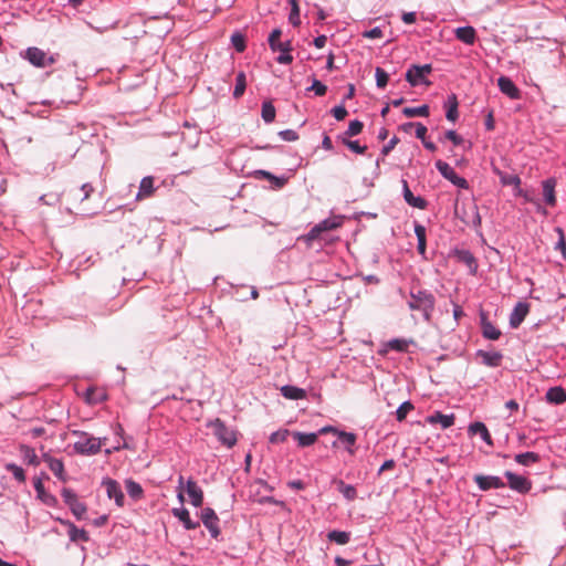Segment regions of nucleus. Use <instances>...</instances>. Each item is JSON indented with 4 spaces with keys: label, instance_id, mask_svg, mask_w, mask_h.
I'll return each mask as SVG.
<instances>
[{
    "label": "nucleus",
    "instance_id": "obj_1",
    "mask_svg": "<svg viewBox=\"0 0 566 566\" xmlns=\"http://www.w3.org/2000/svg\"><path fill=\"white\" fill-rule=\"evenodd\" d=\"M436 305L434 295L427 290L412 291L408 306L411 311L421 313L426 322H430Z\"/></svg>",
    "mask_w": 566,
    "mask_h": 566
},
{
    "label": "nucleus",
    "instance_id": "obj_2",
    "mask_svg": "<svg viewBox=\"0 0 566 566\" xmlns=\"http://www.w3.org/2000/svg\"><path fill=\"white\" fill-rule=\"evenodd\" d=\"M72 434L77 437L78 440L74 443L73 448L76 453L83 455L96 454L101 451L103 441L101 438H95L84 431L73 430Z\"/></svg>",
    "mask_w": 566,
    "mask_h": 566
},
{
    "label": "nucleus",
    "instance_id": "obj_3",
    "mask_svg": "<svg viewBox=\"0 0 566 566\" xmlns=\"http://www.w3.org/2000/svg\"><path fill=\"white\" fill-rule=\"evenodd\" d=\"M94 188L91 184H83L80 186H72L64 191L63 198L71 208L80 209L82 203L90 198Z\"/></svg>",
    "mask_w": 566,
    "mask_h": 566
},
{
    "label": "nucleus",
    "instance_id": "obj_4",
    "mask_svg": "<svg viewBox=\"0 0 566 566\" xmlns=\"http://www.w3.org/2000/svg\"><path fill=\"white\" fill-rule=\"evenodd\" d=\"M282 31L274 29L269 36V45L273 52L280 51L281 54L276 57L280 64H289L293 61V56L290 54L292 45L290 41L281 42Z\"/></svg>",
    "mask_w": 566,
    "mask_h": 566
},
{
    "label": "nucleus",
    "instance_id": "obj_5",
    "mask_svg": "<svg viewBox=\"0 0 566 566\" xmlns=\"http://www.w3.org/2000/svg\"><path fill=\"white\" fill-rule=\"evenodd\" d=\"M434 166L437 170L441 174V176L449 180L452 185L457 186L460 189L469 188V182L467 181V179L460 177L448 163L439 159L436 161Z\"/></svg>",
    "mask_w": 566,
    "mask_h": 566
},
{
    "label": "nucleus",
    "instance_id": "obj_6",
    "mask_svg": "<svg viewBox=\"0 0 566 566\" xmlns=\"http://www.w3.org/2000/svg\"><path fill=\"white\" fill-rule=\"evenodd\" d=\"M210 427L212 428L213 434L218 438V440L231 448L237 442V436L233 430H230L226 427V424L220 420L216 419L210 423Z\"/></svg>",
    "mask_w": 566,
    "mask_h": 566
},
{
    "label": "nucleus",
    "instance_id": "obj_7",
    "mask_svg": "<svg viewBox=\"0 0 566 566\" xmlns=\"http://www.w3.org/2000/svg\"><path fill=\"white\" fill-rule=\"evenodd\" d=\"M62 497L76 518L82 520L87 509L84 503L78 501L77 495L70 489H63Z\"/></svg>",
    "mask_w": 566,
    "mask_h": 566
},
{
    "label": "nucleus",
    "instance_id": "obj_8",
    "mask_svg": "<svg viewBox=\"0 0 566 566\" xmlns=\"http://www.w3.org/2000/svg\"><path fill=\"white\" fill-rule=\"evenodd\" d=\"M342 226V220L339 218H327L319 223H317L315 227L311 229V231L307 233L306 239L308 241H313L319 238L322 232L335 230L338 227Z\"/></svg>",
    "mask_w": 566,
    "mask_h": 566
},
{
    "label": "nucleus",
    "instance_id": "obj_9",
    "mask_svg": "<svg viewBox=\"0 0 566 566\" xmlns=\"http://www.w3.org/2000/svg\"><path fill=\"white\" fill-rule=\"evenodd\" d=\"M431 72V65H413L411 66L407 73L406 78L412 86H418L421 84H426V76Z\"/></svg>",
    "mask_w": 566,
    "mask_h": 566
},
{
    "label": "nucleus",
    "instance_id": "obj_10",
    "mask_svg": "<svg viewBox=\"0 0 566 566\" xmlns=\"http://www.w3.org/2000/svg\"><path fill=\"white\" fill-rule=\"evenodd\" d=\"M27 59L36 67H45L55 62L54 55H48L39 48H29L27 51Z\"/></svg>",
    "mask_w": 566,
    "mask_h": 566
},
{
    "label": "nucleus",
    "instance_id": "obj_11",
    "mask_svg": "<svg viewBox=\"0 0 566 566\" xmlns=\"http://www.w3.org/2000/svg\"><path fill=\"white\" fill-rule=\"evenodd\" d=\"M504 475L509 481V486L513 491L524 494L527 493L532 488L531 481L523 475L515 474L511 471H506Z\"/></svg>",
    "mask_w": 566,
    "mask_h": 566
},
{
    "label": "nucleus",
    "instance_id": "obj_12",
    "mask_svg": "<svg viewBox=\"0 0 566 566\" xmlns=\"http://www.w3.org/2000/svg\"><path fill=\"white\" fill-rule=\"evenodd\" d=\"M201 520L203 525L209 530L211 536L217 538L220 534V528L219 517L217 516L216 512L210 507L203 509L201 513Z\"/></svg>",
    "mask_w": 566,
    "mask_h": 566
},
{
    "label": "nucleus",
    "instance_id": "obj_13",
    "mask_svg": "<svg viewBox=\"0 0 566 566\" xmlns=\"http://www.w3.org/2000/svg\"><path fill=\"white\" fill-rule=\"evenodd\" d=\"M474 482L481 491H488L491 489H501L505 486V483L500 476L495 475H482L476 474L473 478Z\"/></svg>",
    "mask_w": 566,
    "mask_h": 566
},
{
    "label": "nucleus",
    "instance_id": "obj_14",
    "mask_svg": "<svg viewBox=\"0 0 566 566\" xmlns=\"http://www.w3.org/2000/svg\"><path fill=\"white\" fill-rule=\"evenodd\" d=\"M102 484L106 490L107 496L114 499L118 506H123L125 496L119 483L113 479H105Z\"/></svg>",
    "mask_w": 566,
    "mask_h": 566
},
{
    "label": "nucleus",
    "instance_id": "obj_15",
    "mask_svg": "<svg viewBox=\"0 0 566 566\" xmlns=\"http://www.w3.org/2000/svg\"><path fill=\"white\" fill-rule=\"evenodd\" d=\"M530 312V305L525 302H518L514 306L513 311L510 314V326L512 328H517Z\"/></svg>",
    "mask_w": 566,
    "mask_h": 566
},
{
    "label": "nucleus",
    "instance_id": "obj_16",
    "mask_svg": "<svg viewBox=\"0 0 566 566\" xmlns=\"http://www.w3.org/2000/svg\"><path fill=\"white\" fill-rule=\"evenodd\" d=\"M480 325L484 338L496 340L501 337V331L488 319L485 313L480 314Z\"/></svg>",
    "mask_w": 566,
    "mask_h": 566
},
{
    "label": "nucleus",
    "instance_id": "obj_17",
    "mask_svg": "<svg viewBox=\"0 0 566 566\" xmlns=\"http://www.w3.org/2000/svg\"><path fill=\"white\" fill-rule=\"evenodd\" d=\"M476 356L481 358L482 363L488 367H499L502 363L503 355L497 350H483L479 349Z\"/></svg>",
    "mask_w": 566,
    "mask_h": 566
},
{
    "label": "nucleus",
    "instance_id": "obj_18",
    "mask_svg": "<svg viewBox=\"0 0 566 566\" xmlns=\"http://www.w3.org/2000/svg\"><path fill=\"white\" fill-rule=\"evenodd\" d=\"M497 86L500 91L512 99L520 98V90L514 82L507 76H500L497 78Z\"/></svg>",
    "mask_w": 566,
    "mask_h": 566
},
{
    "label": "nucleus",
    "instance_id": "obj_19",
    "mask_svg": "<svg viewBox=\"0 0 566 566\" xmlns=\"http://www.w3.org/2000/svg\"><path fill=\"white\" fill-rule=\"evenodd\" d=\"M401 182L405 201L413 208L424 209L427 207V201L422 197L413 196L408 186V182L405 179H402Z\"/></svg>",
    "mask_w": 566,
    "mask_h": 566
},
{
    "label": "nucleus",
    "instance_id": "obj_20",
    "mask_svg": "<svg viewBox=\"0 0 566 566\" xmlns=\"http://www.w3.org/2000/svg\"><path fill=\"white\" fill-rule=\"evenodd\" d=\"M186 490L188 495L190 496L191 504L196 507H200L203 503V492L197 485L196 481L189 479L187 481Z\"/></svg>",
    "mask_w": 566,
    "mask_h": 566
},
{
    "label": "nucleus",
    "instance_id": "obj_21",
    "mask_svg": "<svg viewBox=\"0 0 566 566\" xmlns=\"http://www.w3.org/2000/svg\"><path fill=\"white\" fill-rule=\"evenodd\" d=\"M155 190L156 188L154 186V178L150 176L144 177L140 181L139 189L136 195V200L140 201L150 198L154 195Z\"/></svg>",
    "mask_w": 566,
    "mask_h": 566
},
{
    "label": "nucleus",
    "instance_id": "obj_22",
    "mask_svg": "<svg viewBox=\"0 0 566 566\" xmlns=\"http://www.w3.org/2000/svg\"><path fill=\"white\" fill-rule=\"evenodd\" d=\"M44 462L48 464L49 469L53 472V474L61 481H66V476L64 474V464L62 460L55 459L45 454L43 457Z\"/></svg>",
    "mask_w": 566,
    "mask_h": 566
},
{
    "label": "nucleus",
    "instance_id": "obj_23",
    "mask_svg": "<svg viewBox=\"0 0 566 566\" xmlns=\"http://www.w3.org/2000/svg\"><path fill=\"white\" fill-rule=\"evenodd\" d=\"M542 187H543V196H544L545 202L548 206L554 207L556 205V196H555L556 180L554 178L545 179L542 182Z\"/></svg>",
    "mask_w": 566,
    "mask_h": 566
},
{
    "label": "nucleus",
    "instance_id": "obj_24",
    "mask_svg": "<svg viewBox=\"0 0 566 566\" xmlns=\"http://www.w3.org/2000/svg\"><path fill=\"white\" fill-rule=\"evenodd\" d=\"M67 527V535L72 542H88L90 536L88 533L83 530L76 527L72 522H62Z\"/></svg>",
    "mask_w": 566,
    "mask_h": 566
},
{
    "label": "nucleus",
    "instance_id": "obj_25",
    "mask_svg": "<svg viewBox=\"0 0 566 566\" xmlns=\"http://www.w3.org/2000/svg\"><path fill=\"white\" fill-rule=\"evenodd\" d=\"M172 514L175 517H177L187 530H195L199 526L198 522H193L190 518V514L187 509L185 507H175L172 509Z\"/></svg>",
    "mask_w": 566,
    "mask_h": 566
},
{
    "label": "nucleus",
    "instance_id": "obj_26",
    "mask_svg": "<svg viewBox=\"0 0 566 566\" xmlns=\"http://www.w3.org/2000/svg\"><path fill=\"white\" fill-rule=\"evenodd\" d=\"M545 398L549 403L562 405L566 402V391L560 386L552 387L546 391Z\"/></svg>",
    "mask_w": 566,
    "mask_h": 566
},
{
    "label": "nucleus",
    "instance_id": "obj_27",
    "mask_svg": "<svg viewBox=\"0 0 566 566\" xmlns=\"http://www.w3.org/2000/svg\"><path fill=\"white\" fill-rule=\"evenodd\" d=\"M455 38L465 44L472 45L475 41V30L470 25L460 27L455 30Z\"/></svg>",
    "mask_w": 566,
    "mask_h": 566
},
{
    "label": "nucleus",
    "instance_id": "obj_28",
    "mask_svg": "<svg viewBox=\"0 0 566 566\" xmlns=\"http://www.w3.org/2000/svg\"><path fill=\"white\" fill-rule=\"evenodd\" d=\"M446 107V117L450 122H455L459 117L458 112V99L454 94H451L448 96L447 101L444 102Z\"/></svg>",
    "mask_w": 566,
    "mask_h": 566
},
{
    "label": "nucleus",
    "instance_id": "obj_29",
    "mask_svg": "<svg viewBox=\"0 0 566 566\" xmlns=\"http://www.w3.org/2000/svg\"><path fill=\"white\" fill-rule=\"evenodd\" d=\"M281 394L284 398L290 400H300L306 398V391L302 388L295 387V386H283L281 387Z\"/></svg>",
    "mask_w": 566,
    "mask_h": 566
},
{
    "label": "nucleus",
    "instance_id": "obj_30",
    "mask_svg": "<svg viewBox=\"0 0 566 566\" xmlns=\"http://www.w3.org/2000/svg\"><path fill=\"white\" fill-rule=\"evenodd\" d=\"M428 421L430 423H440L443 429L450 428L454 423V416L452 413L450 415H443L439 411L434 412L433 415L428 417Z\"/></svg>",
    "mask_w": 566,
    "mask_h": 566
},
{
    "label": "nucleus",
    "instance_id": "obj_31",
    "mask_svg": "<svg viewBox=\"0 0 566 566\" xmlns=\"http://www.w3.org/2000/svg\"><path fill=\"white\" fill-rule=\"evenodd\" d=\"M33 485L36 491L38 497L42 502H44L48 505H52L55 502V497L45 491L44 484L40 478L34 479Z\"/></svg>",
    "mask_w": 566,
    "mask_h": 566
},
{
    "label": "nucleus",
    "instance_id": "obj_32",
    "mask_svg": "<svg viewBox=\"0 0 566 566\" xmlns=\"http://www.w3.org/2000/svg\"><path fill=\"white\" fill-rule=\"evenodd\" d=\"M469 431L473 434H479L481 439L488 444H492L491 434L483 422H473L469 426Z\"/></svg>",
    "mask_w": 566,
    "mask_h": 566
},
{
    "label": "nucleus",
    "instance_id": "obj_33",
    "mask_svg": "<svg viewBox=\"0 0 566 566\" xmlns=\"http://www.w3.org/2000/svg\"><path fill=\"white\" fill-rule=\"evenodd\" d=\"M292 436L297 441L298 446L302 448L310 447V446L314 444L318 438V433H314V432L304 433V432L295 431L292 433Z\"/></svg>",
    "mask_w": 566,
    "mask_h": 566
},
{
    "label": "nucleus",
    "instance_id": "obj_34",
    "mask_svg": "<svg viewBox=\"0 0 566 566\" xmlns=\"http://www.w3.org/2000/svg\"><path fill=\"white\" fill-rule=\"evenodd\" d=\"M84 398L87 403L96 405L104 401L106 399V395L102 390H98L94 387H90L86 389Z\"/></svg>",
    "mask_w": 566,
    "mask_h": 566
},
{
    "label": "nucleus",
    "instance_id": "obj_35",
    "mask_svg": "<svg viewBox=\"0 0 566 566\" xmlns=\"http://www.w3.org/2000/svg\"><path fill=\"white\" fill-rule=\"evenodd\" d=\"M415 234H416L417 240H418L417 250H418L419 254L424 255L426 254V248H427V243H426V228H424V226H422L420 223H416L415 224Z\"/></svg>",
    "mask_w": 566,
    "mask_h": 566
},
{
    "label": "nucleus",
    "instance_id": "obj_36",
    "mask_svg": "<svg viewBox=\"0 0 566 566\" xmlns=\"http://www.w3.org/2000/svg\"><path fill=\"white\" fill-rule=\"evenodd\" d=\"M411 346H415V342L412 339H406V338H394L391 339V350L396 352H409V348Z\"/></svg>",
    "mask_w": 566,
    "mask_h": 566
},
{
    "label": "nucleus",
    "instance_id": "obj_37",
    "mask_svg": "<svg viewBox=\"0 0 566 566\" xmlns=\"http://www.w3.org/2000/svg\"><path fill=\"white\" fill-rule=\"evenodd\" d=\"M539 460V455L535 452H524L515 455V461L521 465H531Z\"/></svg>",
    "mask_w": 566,
    "mask_h": 566
},
{
    "label": "nucleus",
    "instance_id": "obj_38",
    "mask_svg": "<svg viewBox=\"0 0 566 566\" xmlns=\"http://www.w3.org/2000/svg\"><path fill=\"white\" fill-rule=\"evenodd\" d=\"M402 114L406 117H416V116H428L429 115V106L423 104L417 107H405L402 109Z\"/></svg>",
    "mask_w": 566,
    "mask_h": 566
},
{
    "label": "nucleus",
    "instance_id": "obj_39",
    "mask_svg": "<svg viewBox=\"0 0 566 566\" xmlns=\"http://www.w3.org/2000/svg\"><path fill=\"white\" fill-rule=\"evenodd\" d=\"M245 87H247L245 74H244V72H239L237 74V78H235V87L233 91V97L234 98L241 97L245 92Z\"/></svg>",
    "mask_w": 566,
    "mask_h": 566
},
{
    "label": "nucleus",
    "instance_id": "obj_40",
    "mask_svg": "<svg viewBox=\"0 0 566 566\" xmlns=\"http://www.w3.org/2000/svg\"><path fill=\"white\" fill-rule=\"evenodd\" d=\"M337 436H338L339 441L347 448L348 452L350 454H353L354 451L352 450V447L356 442V436L354 433L345 432V431L337 432Z\"/></svg>",
    "mask_w": 566,
    "mask_h": 566
},
{
    "label": "nucleus",
    "instance_id": "obj_41",
    "mask_svg": "<svg viewBox=\"0 0 566 566\" xmlns=\"http://www.w3.org/2000/svg\"><path fill=\"white\" fill-rule=\"evenodd\" d=\"M555 232L558 235V240L554 245V249L556 251H559L562 253L563 260H566V239L564 230L559 227L555 228Z\"/></svg>",
    "mask_w": 566,
    "mask_h": 566
},
{
    "label": "nucleus",
    "instance_id": "obj_42",
    "mask_svg": "<svg viewBox=\"0 0 566 566\" xmlns=\"http://www.w3.org/2000/svg\"><path fill=\"white\" fill-rule=\"evenodd\" d=\"M328 539L339 545H345L349 542V533L342 531H332L327 535Z\"/></svg>",
    "mask_w": 566,
    "mask_h": 566
},
{
    "label": "nucleus",
    "instance_id": "obj_43",
    "mask_svg": "<svg viewBox=\"0 0 566 566\" xmlns=\"http://www.w3.org/2000/svg\"><path fill=\"white\" fill-rule=\"evenodd\" d=\"M262 118L265 123H272L275 118V107L271 102H264L262 105Z\"/></svg>",
    "mask_w": 566,
    "mask_h": 566
},
{
    "label": "nucleus",
    "instance_id": "obj_44",
    "mask_svg": "<svg viewBox=\"0 0 566 566\" xmlns=\"http://www.w3.org/2000/svg\"><path fill=\"white\" fill-rule=\"evenodd\" d=\"M289 3L291 4V13L289 20L294 27H298L301 23L298 3L296 0H289Z\"/></svg>",
    "mask_w": 566,
    "mask_h": 566
},
{
    "label": "nucleus",
    "instance_id": "obj_45",
    "mask_svg": "<svg viewBox=\"0 0 566 566\" xmlns=\"http://www.w3.org/2000/svg\"><path fill=\"white\" fill-rule=\"evenodd\" d=\"M337 488L340 493L347 500H354L356 497V490L353 485L345 484L342 480L337 481Z\"/></svg>",
    "mask_w": 566,
    "mask_h": 566
},
{
    "label": "nucleus",
    "instance_id": "obj_46",
    "mask_svg": "<svg viewBox=\"0 0 566 566\" xmlns=\"http://www.w3.org/2000/svg\"><path fill=\"white\" fill-rule=\"evenodd\" d=\"M4 468L7 471L11 472L14 479L18 480L19 482L25 481L24 470L21 467L14 463H7Z\"/></svg>",
    "mask_w": 566,
    "mask_h": 566
},
{
    "label": "nucleus",
    "instance_id": "obj_47",
    "mask_svg": "<svg viewBox=\"0 0 566 566\" xmlns=\"http://www.w3.org/2000/svg\"><path fill=\"white\" fill-rule=\"evenodd\" d=\"M126 490L129 496L135 499H139L143 494V489L140 484L132 480L126 481Z\"/></svg>",
    "mask_w": 566,
    "mask_h": 566
},
{
    "label": "nucleus",
    "instance_id": "obj_48",
    "mask_svg": "<svg viewBox=\"0 0 566 566\" xmlns=\"http://www.w3.org/2000/svg\"><path fill=\"white\" fill-rule=\"evenodd\" d=\"M21 453H22L24 460H27L30 464L36 465L39 463L38 455L34 451V449L27 447V446H22Z\"/></svg>",
    "mask_w": 566,
    "mask_h": 566
},
{
    "label": "nucleus",
    "instance_id": "obj_49",
    "mask_svg": "<svg viewBox=\"0 0 566 566\" xmlns=\"http://www.w3.org/2000/svg\"><path fill=\"white\" fill-rule=\"evenodd\" d=\"M460 260L463 261L471 270V272H475L476 270V262L475 258L470 251H461L460 252Z\"/></svg>",
    "mask_w": 566,
    "mask_h": 566
},
{
    "label": "nucleus",
    "instance_id": "obj_50",
    "mask_svg": "<svg viewBox=\"0 0 566 566\" xmlns=\"http://www.w3.org/2000/svg\"><path fill=\"white\" fill-rule=\"evenodd\" d=\"M412 409L413 405L410 401H403L396 410L397 420L402 421Z\"/></svg>",
    "mask_w": 566,
    "mask_h": 566
},
{
    "label": "nucleus",
    "instance_id": "obj_51",
    "mask_svg": "<svg viewBox=\"0 0 566 566\" xmlns=\"http://www.w3.org/2000/svg\"><path fill=\"white\" fill-rule=\"evenodd\" d=\"M231 43L238 52H243L245 50V39L239 32L231 35Z\"/></svg>",
    "mask_w": 566,
    "mask_h": 566
},
{
    "label": "nucleus",
    "instance_id": "obj_52",
    "mask_svg": "<svg viewBox=\"0 0 566 566\" xmlns=\"http://www.w3.org/2000/svg\"><path fill=\"white\" fill-rule=\"evenodd\" d=\"M363 127H364V125L360 120H357V119L352 120L349 123L348 129L346 130V135L349 137L356 136L361 133Z\"/></svg>",
    "mask_w": 566,
    "mask_h": 566
},
{
    "label": "nucleus",
    "instance_id": "obj_53",
    "mask_svg": "<svg viewBox=\"0 0 566 566\" xmlns=\"http://www.w3.org/2000/svg\"><path fill=\"white\" fill-rule=\"evenodd\" d=\"M388 80H389L388 73L384 69L377 67L376 69L377 86L380 88H384L387 85Z\"/></svg>",
    "mask_w": 566,
    "mask_h": 566
},
{
    "label": "nucleus",
    "instance_id": "obj_54",
    "mask_svg": "<svg viewBox=\"0 0 566 566\" xmlns=\"http://www.w3.org/2000/svg\"><path fill=\"white\" fill-rule=\"evenodd\" d=\"M289 434H290V431L287 429H282L276 432H273L270 436V442H272V443L284 442L286 440V438L289 437Z\"/></svg>",
    "mask_w": 566,
    "mask_h": 566
},
{
    "label": "nucleus",
    "instance_id": "obj_55",
    "mask_svg": "<svg viewBox=\"0 0 566 566\" xmlns=\"http://www.w3.org/2000/svg\"><path fill=\"white\" fill-rule=\"evenodd\" d=\"M256 174H258V175H260V176H262L263 178H265V179H268V180L274 181V182H275V185H276L277 187H280V188H281V187H283V186H284V184H285V181H284L283 179H280V178H277V177L273 176V175H272L271 172H269V171H265V170H258V171H256Z\"/></svg>",
    "mask_w": 566,
    "mask_h": 566
},
{
    "label": "nucleus",
    "instance_id": "obj_56",
    "mask_svg": "<svg viewBox=\"0 0 566 566\" xmlns=\"http://www.w3.org/2000/svg\"><path fill=\"white\" fill-rule=\"evenodd\" d=\"M280 137L286 142H295L298 139V135L293 129H285L279 133Z\"/></svg>",
    "mask_w": 566,
    "mask_h": 566
},
{
    "label": "nucleus",
    "instance_id": "obj_57",
    "mask_svg": "<svg viewBox=\"0 0 566 566\" xmlns=\"http://www.w3.org/2000/svg\"><path fill=\"white\" fill-rule=\"evenodd\" d=\"M310 90L314 91L317 96H323L326 94L327 87L322 82L314 80L313 85Z\"/></svg>",
    "mask_w": 566,
    "mask_h": 566
},
{
    "label": "nucleus",
    "instance_id": "obj_58",
    "mask_svg": "<svg viewBox=\"0 0 566 566\" xmlns=\"http://www.w3.org/2000/svg\"><path fill=\"white\" fill-rule=\"evenodd\" d=\"M334 117L337 120H343L347 116V109L344 106H336L332 109Z\"/></svg>",
    "mask_w": 566,
    "mask_h": 566
},
{
    "label": "nucleus",
    "instance_id": "obj_59",
    "mask_svg": "<svg viewBox=\"0 0 566 566\" xmlns=\"http://www.w3.org/2000/svg\"><path fill=\"white\" fill-rule=\"evenodd\" d=\"M415 129H416V137L421 139V142H424L426 134L428 132L427 127L424 125H422L421 123H416Z\"/></svg>",
    "mask_w": 566,
    "mask_h": 566
},
{
    "label": "nucleus",
    "instance_id": "obj_60",
    "mask_svg": "<svg viewBox=\"0 0 566 566\" xmlns=\"http://www.w3.org/2000/svg\"><path fill=\"white\" fill-rule=\"evenodd\" d=\"M502 182L504 185H512L514 187H518L521 185V178L516 175H512V176L502 178Z\"/></svg>",
    "mask_w": 566,
    "mask_h": 566
},
{
    "label": "nucleus",
    "instance_id": "obj_61",
    "mask_svg": "<svg viewBox=\"0 0 566 566\" xmlns=\"http://www.w3.org/2000/svg\"><path fill=\"white\" fill-rule=\"evenodd\" d=\"M446 138L453 143V145L458 146L462 143V138L454 130H447Z\"/></svg>",
    "mask_w": 566,
    "mask_h": 566
},
{
    "label": "nucleus",
    "instance_id": "obj_62",
    "mask_svg": "<svg viewBox=\"0 0 566 566\" xmlns=\"http://www.w3.org/2000/svg\"><path fill=\"white\" fill-rule=\"evenodd\" d=\"M401 20L406 24H413L417 21V14L416 12H403L401 15Z\"/></svg>",
    "mask_w": 566,
    "mask_h": 566
},
{
    "label": "nucleus",
    "instance_id": "obj_63",
    "mask_svg": "<svg viewBox=\"0 0 566 566\" xmlns=\"http://www.w3.org/2000/svg\"><path fill=\"white\" fill-rule=\"evenodd\" d=\"M345 144H346V146H347L348 148H350L353 151H355V153H357V154H361V153H364V150H365V147H361V146L359 145V143H358V142H356V140H355V142H353V140H345Z\"/></svg>",
    "mask_w": 566,
    "mask_h": 566
},
{
    "label": "nucleus",
    "instance_id": "obj_64",
    "mask_svg": "<svg viewBox=\"0 0 566 566\" xmlns=\"http://www.w3.org/2000/svg\"><path fill=\"white\" fill-rule=\"evenodd\" d=\"M364 36L369 39H378L382 36V31L380 28H374L369 31L364 32Z\"/></svg>",
    "mask_w": 566,
    "mask_h": 566
}]
</instances>
